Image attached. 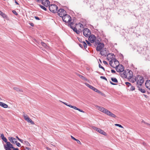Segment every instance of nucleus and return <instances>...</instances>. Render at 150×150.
Masks as SVG:
<instances>
[{
	"label": "nucleus",
	"instance_id": "f257e3e1",
	"mask_svg": "<svg viewBox=\"0 0 150 150\" xmlns=\"http://www.w3.org/2000/svg\"><path fill=\"white\" fill-rule=\"evenodd\" d=\"M135 81L136 82L137 85L141 86L143 83L144 80L142 77L140 76H137L135 78Z\"/></svg>",
	"mask_w": 150,
	"mask_h": 150
},
{
	"label": "nucleus",
	"instance_id": "20e7f679",
	"mask_svg": "<svg viewBox=\"0 0 150 150\" xmlns=\"http://www.w3.org/2000/svg\"><path fill=\"white\" fill-rule=\"evenodd\" d=\"M4 147L5 150H11V148L13 149V147L10 142H7L6 144L4 145Z\"/></svg>",
	"mask_w": 150,
	"mask_h": 150
},
{
	"label": "nucleus",
	"instance_id": "f704fd0d",
	"mask_svg": "<svg viewBox=\"0 0 150 150\" xmlns=\"http://www.w3.org/2000/svg\"><path fill=\"white\" fill-rule=\"evenodd\" d=\"M113 61L116 64H118L119 63L118 61L116 59H114Z\"/></svg>",
	"mask_w": 150,
	"mask_h": 150
},
{
	"label": "nucleus",
	"instance_id": "a211bd4d",
	"mask_svg": "<svg viewBox=\"0 0 150 150\" xmlns=\"http://www.w3.org/2000/svg\"><path fill=\"white\" fill-rule=\"evenodd\" d=\"M145 86L146 88L150 90V80H147L145 83Z\"/></svg>",
	"mask_w": 150,
	"mask_h": 150
},
{
	"label": "nucleus",
	"instance_id": "49530a36",
	"mask_svg": "<svg viewBox=\"0 0 150 150\" xmlns=\"http://www.w3.org/2000/svg\"><path fill=\"white\" fill-rule=\"evenodd\" d=\"M12 12L15 15H17L18 14L17 13V12L15 11V10H13L12 11Z\"/></svg>",
	"mask_w": 150,
	"mask_h": 150
},
{
	"label": "nucleus",
	"instance_id": "09e8293b",
	"mask_svg": "<svg viewBox=\"0 0 150 150\" xmlns=\"http://www.w3.org/2000/svg\"><path fill=\"white\" fill-rule=\"evenodd\" d=\"M1 139H2L3 138H4L5 137H4V134H1Z\"/></svg>",
	"mask_w": 150,
	"mask_h": 150
},
{
	"label": "nucleus",
	"instance_id": "c03bdc74",
	"mask_svg": "<svg viewBox=\"0 0 150 150\" xmlns=\"http://www.w3.org/2000/svg\"><path fill=\"white\" fill-rule=\"evenodd\" d=\"M100 78L101 79H104V80H105L106 81H107V79L105 77H104L103 76H101L100 77Z\"/></svg>",
	"mask_w": 150,
	"mask_h": 150
},
{
	"label": "nucleus",
	"instance_id": "e433bc0d",
	"mask_svg": "<svg viewBox=\"0 0 150 150\" xmlns=\"http://www.w3.org/2000/svg\"><path fill=\"white\" fill-rule=\"evenodd\" d=\"M2 139L6 143H7V142H7V139L5 137L3 138Z\"/></svg>",
	"mask_w": 150,
	"mask_h": 150
},
{
	"label": "nucleus",
	"instance_id": "5701e85b",
	"mask_svg": "<svg viewBox=\"0 0 150 150\" xmlns=\"http://www.w3.org/2000/svg\"><path fill=\"white\" fill-rule=\"evenodd\" d=\"M95 43L94 44L95 46H96L99 43H101V42H100V39H96L95 41Z\"/></svg>",
	"mask_w": 150,
	"mask_h": 150
},
{
	"label": "nucleus",
	"instance_id": "1a4fd4ad",
	"mask_svg": "<svg viewBox=\"0 0 150 150\" xmlns=\"http://www.w3.org/2000/svg\"><path fill=\"white\" fill-rule=\"evenodd\" d=\"M88 37H89L88 40L91 43H93L95 42L96 39V37L95 35H90Z\"/></svg>",
	"mask_w": 150,
	"mask_h": 150
},
{
	"label": "nucleus",
	"instance_id": "7ed1b4c3",
	"mask_svg": "<svg viewBox=\"0 0 150 150\" xmlns=\"http://www.w3.org/2000/svg\"><path fill=\"white\" fill-rule=\"evenodd\" d=\"M63 21L66 23L70 22L71 21V18L69 15L65 14L62 17Z\"/></svg>",
	"mask_w": 150,
	"mask_h": 150
},
{
	"label": "nucleus",
	"instance_id": "a19ab883",
	"mask_svg": "<svg viewBox=\"0 0 150 150\" xmlns=\"http://www.w3.org/2000/svg\"><path fill=\"white\" fill-rule=\"evenodd\" d=\"M72 23H71L69 25V26L71 28L72 30H73V28H74V27H73V26H72Z\"/></svg>",
	"mask_w": 150,
	"mask_h": 150
},
{
	"label": "nucleus",
	"instance_id": "f03ea898",
	"mask_svg": "<svg viewBox=\"0 0 150 150\" xmlns=\"http://www.w3.org/2000/svg\"><path fill=\"white\" fill-rule=\"evenodd\" d=\"M49 8L51 12L55 13H57L58 7L56 5L52 4L49 6Z\"/></svg>",
	"mask_w": 150,
	"mask_h": 150
},
{
	"label": "nucleus",
	"instance_id": "bf43d9fd",
	"mask_svg": "<svg viewBox=\"0 0 150 150\" xmlns=\"http://www.w3.org/2000/svg\"><path fill=\"white\" fill-rule=\"evenodd\" d=\"M71 137L72 139H73L75 140H76V139L72 136H71Z\"/></svg>",
	"mask_w": 150,
	"mask_h": 150
},
{
	"label": "nucleus",
	"instance_id": "7c9ffc66",
	"mask_svg": "<svg viewBox=\"0 0 150 150\" xmlns=\"http://www.w3.org/2000/svg\"><path fill=\"white\" fill-rule=\"evenodd\" d=\"M13 89L16 91L18 92L19 91L21 92H22L23 91L21 89H19V88H18L14 87L13 88Z\"/></svg>",
	"mask_w": 150,
	"mask_h": 150
},
{
	"label": "nucleus",
	"instance_id": "6e6552de",
	"mask_svg": "<svg viewBox=\"0 0 150 150\" xmlns=\"http://www.w3.org/2000/svg\"><path fill=\"white\" fill-rule=\"evenodd\" d=\"M66 12L64 9H60L57 11V13L59 16L62 17L66 13Z\"/></svg>",
	"mask_w": 150,
	"mask_h": 150
},
{
	"label": "nucleus",
	"instance_id": "a878e982",
	"mask_svg": "<svg viewBox=\"0 0 150 150\" xmlns=\"http://www.w3.org/2000/svg\"><path fill=\"white\" fill-rule=\"evenodd\" d=\"M26 121H27L28 122L32 124H34V123L33 121L30 118H28L26 120Z\"/></svg>",
	"mask_w": 150,
	"mask_h": 150
},
{
	"label": "nucleus",
	"instance_id": "69168bd1",
	"mask_svg": "<svg viewBox=\"0 0 150 150\" xmlns=\"http://www.w3.org/2000/svg\"><path fill=\"white\" fill-rule=\"evenodd\" d=\"M30 24L32 26H34V24L33 23H31Z\"/></svg>",
	"mask_w": 150,
	"mask_h": 150
},
{
	"label": "nucleus",
	"instance_id": "58836bf2",
	"mask_svg": "<svg viewBox=\"0 0 150 150\" xmlns=\"http://www.w3.org/2000/svg\"><path fill=\"white\" fill-rule=\"evenodd\" d=\"M95 91L96 92H97V93H101V92L100 91L98 90L96 88V89H95V91Z\"/></svg>",
	"mask_w": 150,
	"mask_h": 150
},
{
	"label": "nucleus",
	"instance_id": "c756f323",
	"mask_svg": "<svg viewBox=\"0 0 150 150\" xmlns=\"http://www.w3.org/2000/svg\"><path fill=\"white\" fill-rule=\"evenodd\" d=\"M81 43L82 44L84 48L85 49L87 47V44L85 42L83 41V42H82Z\"/></svg>",
	"mask_w": 150,
	"mask_h": 150
},
{
	"label": "nucleus",
	"instance_id": "ea45409f",
	"mask_svg": "<svg viewBox=\"0 0 150 150\" xmlns=\"http://www.w3.org/2000/svg\"><path fill=\"white\" fill-rule=\"evenodd\" d=\"M115 125L116 126H118L119 127H121V128L123 127L121 125L119 124H115Z\"/></svg>",
	"mask_w": 150,
	"mask_h": 150
},
{
	"label": "nucleus",
	"instance_id": "c9c22d12",
	"mask_svg": "<svg viewBox=\"0 0 150 150\" xmlns=\"http://www.w3.org/2000/svg\"><path fill=\"white\" fill-rule=\"evenodd\" d=\"M130 86V89L131 91H133L135 90V88L134 86L131 85Z\"/></svg>",
	"mask_w": 150,
	"mask_h": 150
},
{
	"label": "nucleus",
	"instance_id": "de8ad7c7",
	"mask_svg": "<svg viewBox=\"0 0 150 150\" xmlns=\"http://www.w3.org/2000/svg\"><path fill=\"white\" fill-rule=\"evenodd\" d=\"M75 141H76L77 142V143L78 144H81V142L78 139H76Z\"/></svg>",
	"mask_w": 150,
	"mask_h": 150
},
{
	"label": "nucleus",
	"instance_id": "2eb2a0df",
	"mask_svg": "<svg viewBox=\"0 0 150 150\" xmlns=\"http://www.w3.org/2000/svg\"><path fill=\"white\" fill-rule=\"evenodd\" d=\"M127 73L128 74L127 78L128 79H131L133 76L132 72L129 70L128 73Z\"/></svg>",
	"mask_w": 150,
	"mask_h": 150
},
{
	"label": "nucleus",
	"instance_id": "f3484780",
	"mask_svg": "<svg viewBox=\"0 0 150 150\" xmlns=\"http://www.w3.org/2000/svg\"><path fill=\"white\" fill-rule=\"evenodd\" d=\"M69 107L71 108H74V109L75 110H77L80 112H83V113L84 112L83 111V110H82L79 108H77L75 106H72L70 105L69 106Z\"/></svg>",
	"mask_w": 150,
	"mask_h": 150
},
{
	"label": "nucleus",
	"instance_id": "9b49d317",
	"mask_svg": "<svg viewBox=\"0 0 150 150\" xmlns=\"http://www.w3.org/2000/svg\"><path fill=\"white\" fill-rule=\"evenodd\" d=\"M50 3V1L48 0H42V3L45 6L47 7Z\"/></svg>",
	"mask_w": 150,
	"mask_h": 150
},
{
	"label": "nucleus",
	"instance_id": "13d9d810",
	"mask_svg": "<svg viewBox=\"0 0 150 150\" xmlns=\"http://www.w3.org/2000/svg\"><path fill=\"white\" fill-rule=\"evenodd\" d=\"M19 141L21 143H23V144L24 141H23V140L20 139V140H19Z\"/></svg>",
	"mask_w": 150,
	"mask_h": 150
},
{
	"label": "nucleus",
	"instance_id": "0eeeda50",
	"mask_svg": "<svg viewBox=\"0 0 150 150\" xmlns=\"http://www.w3.org/2000/svg\"><path fill=\"white\" fill-rule=\"evenodd\" d=\"M96 107L98 108V109L101 112L103 113L106 114L107 112L108 111V110L107 109L102 107L98 106V105H96Z\"/></svg>",
	"mask_w": 150,
	"mask_h": 150
},
{
	"label": "nucleus",
	"instance_id": "0e129e2a",
	"mask_svg": "<svg viewBox=\"0 0 150 150\" xmlns=\"http://www.w3.org/2000/svg\"><path fill=\"white\" fill-rule=\"evenodd\" d=\"M26 149H27V150H30V148H29L26 147Z\"/></svg>",
	"mask_w": 150,
	"mask_h": 150
},
{
	"label": "nucleus",
	"instance_id": "052dcab7",
	"mask_svg": "<svg viewBox=\"0 0 150 150\" xmlns=\"http://www.w3.org/2000/svg\"><path fill=\"white\" fill-rule=\"evenodd\" d=\"M13 150H19V149H18V148H15L14 147H13Z\"/></svg>",
	"mask_w": 150,
	"mask_h": 150
},
{
	"label": "nucleus",
	"instance_id": "5fc2aeb1",
	"mask_svg": "<svg viewBox=\"0 0 150 150\" xmlns=\"http://www.w3.org/2000/svg\"><path fill=\"white\" fill-rule=\"evenodd\" d=\"M79 45L81 47L83 48V45L82 43L81 44H79Z\"/></svg>",
	"mask_w": 150,
	"mask_h": 150
},
{
	"label": "nucleus",
	"instance_id": "680f3d73",
	"mask_svg": "<svg viewBox=\"0 0 150 150\" xmlns=\"http://www.w3.org/2000/svg\"><path fill=\"white\" fill-rule=\"evenodd\" d=\"M36 1L38 2H40L42 0H36Z\"/></svg>",
	"mask_w": 150,
	"mask_h": 150
},
{
	"label": "nucleus",
	"instance_id": "6ab92c4d",
	"mask_svg": "<svg viewBox=\"0 0 150 150\" xmlns=\"http://www.w3.org/2000/svg\"><path fill=\"white\" fill-rule=\"evenodd\" d=\"M8 139L12 143L15 144L16 142V139L13 137H8Z\"/></svg>",
	"mask_w": 150,
	"mask_h": 150
},
{
	"label": "nucleus",
	"instance_id": "4468645a",
	"mask_svg": "<svg viewBox=\"0 0 150 150\" xmlns=\"http://www.w3.org/2000/svg\"><path fill=\"white\" fill-rule=\"evenodd\" d=\"M100 54L102 56H106L107 54L106 49V48H103L100 51Z\"/></svg>",
	"mask_w": 150,
	"mask_h": 150
},
{
	"label": "nucleus",
	"instance_id": "423d86ee",
	"mask_svg": "<svg viewBox=\"0 0 150 150\" xmlns=\"http://www.w3.org/2000/svg\"><path fill=\"white\" fill-rule=\"evenodd\" d=\"M116 69L117 72H121L124 71V67L122 65H119L116 66Z\"/></svg>",
	"mask_w": 150,
	"mask_h": 150
},
{
	"label": "nucleus",
	"instance_id": "b1692460",
	"mask_svg": "<svg viewBox=\"0 0 150 150\" xmlns=\"http://www.w3.org/2000/svg\"><path fill=\"white\" fill-rule=\"evenodd\" d=\"M0 15L4 18H6L7 17L6 15L1 11H0Z\"/></svg>",
	"mask_w": 150,
	"mask_h": 150
},
{
	"label": "nucleus",
	"instance_id": "cd10ccee",
	"mask_svg": "<svg viewBox=\"0 0 150 150\" xmlns=\"http://www.w3.org/2000/svg\"><path fill=\"white\" fill-rule=\"evenodd\" d=\"M111 80L112 81L115 82V83H117L118 81L117 79L115 78H112L111 79Z\"/></svg>",
	"mask_w": 150,
	"mask_h": 150
},
{
	"label": "nucleus",
	"instance_id": "864d4df0",
	"mask_svg": "<svg viewBox=\"0 0 150 150\" xmlns=\"http://www.w3.org/2000/svg\"><path fill=\"white\" fill-rule=\"evenodd\" d=\"M63 103L65 105H66L67 106H68L69 107V106L70 105H68V104L66 103H65V102H63Z\"/></svg>",
	"mask_w": 150,
	"mask_h": 150
},
{
	"label": "nucleus",
	"instance_id": "ddd939ff",
	"mask_svg": "<svg viewBox=\"0 0 150 150\" xmlns=\"http://www.w3.org/2000/svg\"><path fill=\"white\" fill-rule=\"evenodd\" d=\"M93 128L94 129L96 130L98 132L102 134L105 135V134H106L105 132H104L103 130L100 129L99 128H97L96 127H93Z\"/></svg>",
	"mask_w": 150,
	"mask_h": 150
},
{
	"label": "nucleus",
	"instance_id": "8fccbe9b",
	"mask_svg": "<svg viewBox=\"0 0 150 150\" xmlns=\"http://www.w3.org/2000/svg\"><path fill=\"white\" fill-rule=\"evenodd\" d=\"M103 62L105 65H107L108 64L107 62L105 61H103Z\"/></svg>",
	"mask_w": 150,
	"mask_h": 150
},
{
	"label": "nucleus",
	"instance_id": "338daca9",
	"mask_svg": "<svg viewBox=\"0 0 150 150\" xmlns=\"http://www.w3.org/2000/svg\"><path fill=\"white\" fill-rule=\"evenodd\" d=\"M15 3L17 5H18L19 4L16 1H15Z\"/></svg>",
	"mask_w": 150,
	"mask_h": 150
},
{
	"label": "nucleus",
	"instance_id": "72a5a7b5",
	"mask_svg": "<svg viewBox=\"0 0 150 150\" xmlns=\"http://www.w3.org/2000/svg\"><path fill=\"white\" fill-rule=\"evenodd\" d=\"M23 117L25 120H26L28 118H29L28 116L26 115H23Z\"/></svg>",
	"mask_w": 150,
	"mask_h": 150
},
{
	"label": "nucleus",
	"instance_id": "4be33fe9",
	"mask_svg": "<svg viewBox=\"0 0 150 150\" xmlns=\"http://www.w3.org/2000/svg\"><path fill=\"white\" fill-rule=\"evenodd\" d=\"M0 106L5 108H7L8 107V106L7 104L1 102H0Z\"/></svg>",
	"mask_w": 150,
	"mask_h": 150
},
{
	"label": "nucleus",
	"instance_id": "473e14b6",
	"mask_svg": "<svg viewBox=\"0 0 150 150\" xmlns=\"http://www.w3.org/2000/svg\"><path fill=\"white\" fill-rule=\"evenodd\" d=\"M40 6L41 8L42 9L44 10H45V11L47 10L46 8L44 6H42L41 5H40Z\"/></svg>",
	"mask_w": 150,
	"mask_h": 150
},
{
	"label": "nucleus",
	"instance_id": "bb28decb",
	"mask_svg": "<svg viewBox=\"0 0 150 150\" xmlns=\"http://www.w3.org/2000/svg\"><path fill=\"white\" fill-rule=\"evenodd\" d=\"M78 76L82 79L83 80H84L85 81H87V79H86V77H85L84 76H83L82 75H79V74L78 75Z\"/></svg>",
	"mask_w": 150,
	"mask_h": 150
},
{
	"label": "nucleus",
	"instance_id": "412c9836",
	"mask_svg": "<svg viewBox=\"0 0 150 150\" xmlns=\"http://www.w3.org/2000/svg\"><path fill=\"white\" fill-rule=\"evenodd\" d=\"M85 84L89 88H90L92 89L94 91H95V89H96V88L93 86H92L90 85L89 84L87 83H85Z\"/></svg>",
	"mask_w": 150,
	"mask_h": 150
},
{
	"label": "nucleus",
	"instance_id": "e2e57ef3",
	"mask_svg": "<svg viewBox=\"0 0 150 150\" xmlns=\"http://www.w3.org/2000/svg\"><path fill=\"white\" fill-rule=\"evenodd\" d=\"M46 149L47 150H51V149L49 147H47Z\"/></svg>",
	"mask_w": 150,
	"mask_h": 150
},
{
	"label": "nucleus",
	"instance_id": "774afa93",
	"mask_svg": "<svg viewBox=\"0 0 150 150\" xmlns=\"http://www.w3.org/2000/svg\"><path fill=\"white\" fill-rule=\"evenodd\" d=\"M83 25H82L81 24H80V27H83Z\"/></svg>",
	"mask_w": 150,
	"mask_h": 150
},
{
	"label": "nucleus",
	"instance_id": "603ef678",
	"mask_svg": "<svg viewBox=\"0 0 150 150\" xmlns=\"http://www.w3.org/2000/svg\"><path fill=\"white\" fill-rule=\"evenodd\" d=\"M35 18L36 20H39L40 19L38 17V16H35Z\"/></svg>",
	"mask_w": 150,
	"mask_h": 150
},
{
	"label": "nucleus",
	"instance_id": "a18cd8bd",
	"mask_svg": "<svg viewBox=\"0 0 150 150\" xmlns=\"http://www.w3.org/2000/svg\"><path fill=\"white\" fill-rule=\"evenodd\" d=\"M99 67L100 68L102 69L104 71L105 70V69L100 64H99Z\"/></svg>",
	"mask_w": 150,
	"mask_h": 150
},
{
	"label": "nucleus",
	"instance_id": "6e6d98bb",
	"mask_svg": "<svg viewBox=\"0 0 150 150\" xmlns=\"http://www.w3.org/2000/svg\"><path fill=\"white\" fill-rule=\"evenodd\" d=\"M111 72L112 73H115V70H113V69H112L111 70Z\"/></svg>",
	"mask_w": 150,
	"mask_h": 150
},
{
	"label": "nucleus",
	"instance_id": "3c124183",
	"mask_svg": "<svg viewBox=\"0 0 150 150\" xmlns=\"http://www.w3.org/2000/svg\"><path fill=\"white\" fill-rule=\"evenodd\" d=\"M113 63V62L112 61H110V63H109V64H110V65H111V66L112 67H113L112 66V64Z\"/></svg>",
	"mask_w": 150,
	"mask_h": 150
},
{
	"label": "nucleus",
	"instance_id": "4c0bfd02",
	"mask_svg": "<svg viewBox=\"0 0 150 150\" xmlns=\"http://www.w3.org/2000/svg\"><path fill=\"white\" fill-rule=\"evenodd\" d=\"M125 83L126 85L128 87L131 86V83L128 82H126Z\"/></svg>",
	"mask_w": 150,
	"mask_h": 150
},
{
	"label": "nucleus",
	"instance_id": "2f4dec72",
	"mask_svg": "<svg viewBox=\"0 0 150 150\" xmlns=\"http://www.w3.org/2000/svg\"><path fill=\"white\" fill-rule=\"evenodd\" d=\"M41 44L42 45L43 47H45V48H47V45L44 42H41Z\"/></svg>",
	"mask_w": 150,
	"mask_h": 150
},
{
	"label": "nucleus",
	"instance_id": "9d476101",
	"mask_svg": "<svg viewBox=\"0 0 150 150\" xmlns=\"http://www.w3.org/2000/svg\"><path fill=\"white\" fill-rule=\"evenodd\" d=\"M96 50L97 51H100L102 48L104 47V45L103 43H99L97 45Z\"/></svg>",
	"mask_w": 150,
	"mask_h": 150
},
{
	"label": "nucleus",
	"instance_id": "39448f33",
	"mask_svg": "<svg viewBox=\"0 0 150 150\" xmlns=\"http://www.w3.org/2000/svg\"><path fill=\"white\" fill-rule=\"evenodd\" d=\"M83 35L86 37H88L91 34V30L87 28H84L83 30Z\"/></svg>",
	"mask_w": 150,
	"mask_h": 150
},
{
	"label": "nucleus",
	"instance_id": "393cba45",
	"mask_svg": "<svg viewBox=\"0 0 150 150\" xmlns=\"http://www.w3.org/2000/svg\"><path fill=\"white\" fill-rule=\"evenodd\" d=\"M73 31L75 32L77 34H79L80 33V31L79 30H78L77 28H74L73 29Z\"/></svg>",
	"mask_w": 150,
	"mask_h": 150
},
{
	"label": "nucleus",
	"instance_id": "dca6fc26",
	"mask_svg": "<svg viewBox=\"0 0 150 150\" xmlns=\"http://www.w3.org/2000/svg\"><path fill=\"white\" fill-rule=\"evenodd\" d=\"M107 115L109 116L113 117L115 118L116 117V116L114 114H113L111 112L108 110V111L107 112L106 114Z\"/></svg>",
	"mask_w": 150,
	"mask_h": 150
},
{
	"label": "nucleus",
	"instance_id": "c85d7f7f",
	"mask_svg": "<svg viewBox=\"0 0 150 150\" xmlns=\"http://www.w3.org/2000/svg\"><path fill=\"white\" fill-rule=\"evenodd\" d=\"M23 144L27 146H30L29 143L28 142L26 141H24Z\"/></svg>",
	"mask_w": 150,
	"mask_h": 150
},
{
	"label": "nucleus",
	"instance_id": "79ce46f5",
	"mask_svg": "<svg viewBox=\"0 0 150 150\" xmlns=\"http://www.w3.org/2000/svg\"><path fill=\"white\" fill-rule=\"evenodd\" d=\"M86 41L87 43V44L88 45L90 46H91V44L90 42H89L88 41V40H86Z\"/></svg>",
	"mask_w": 150,
	"mask_h": 150
},
{
	"label": "nucleus",
	"instance_id": "4d7b16f0",
	"mask_svg": "<svg viewBox=\"0 0 150 150\" xmlns=\"http://www.w3.org/2000/svg\"><path fill=\"white\" fill-rule=\"evenodd\" d=\"M110 84H111L112 85H116V84L114 83H113L112 82H111V81H110Z\"/></svg>",
	"mask_w": 150,
	"mask_h": 150
},
{
	"label": "nucleus",
	"instance_id": "aec40b11",
	"mask_svg": "<svg viewBox=\"0 0 150 150\" xmlns=\"http://www.w3.org/2000/svg\"><path fill=\"white\" fill-rule=\"evenodd\" d=\"M141 86H137V88H138V89L141 92L144 93L146 92V91L144 89H142L141 88Z\"/></svg>",
	"mask_w": 150,
	"mask_h": 150
},
{
	"label": "nucleus",
	"instance_id": "f8f14e48",
	"mask_svg": "<svg viewBox=\"0 0 150 150\" xmlns=\"http://www.w3.org/2000/svg\"><path fill=\"white\" fill-rule=\"evenodd\" d=\"M129 71V69L125 70L123 73L121 74V76L123 78H127L128 76L127 73H128Z\"/></svg>",
	"mask_w": 150,
	"mask_h": 150
},
{
	"label": "nucleus",
	"instance_id": "37998d69",
	"mask_svg": "<svg viewBox=\"0 0 150 150\" xmlns=\"http://www.w3.org/2000/svg\"><path fill=\"white\" fill-rule=\"evenodd\" d=\"M15 143L16 144V145L17 146H18V147L21 146V145L18 142H17V141H16V142Z\"/></svg>",
	"mask_w": 150,
	"mask_h": 150
}]
</instances>
